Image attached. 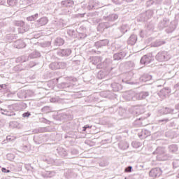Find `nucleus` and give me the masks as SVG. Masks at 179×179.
<instances>
[{
	"label": "nucleus",
	"instance_id": "obj_1",
	"mask_svg": "<svg viewBox=\"0 0 179 179\" xmlns=\"http://www.w3.org/2000/svg\"><path fill=\"white\" fill-rule=\"evenodd\" d=\"M154 153L157 155V159L159 162L170 160L172 157L171 155L166 154V148L163 147H158Z\"/></svg>",
	"mask_w": 179,
	"mask_h": 179
},
{
	"label": "nucleus",
	"instance_id": "obj_2",
	"mask_svg": "<svg viewBox=\"0 0 179 179\" xmlns=\"http://www.w3.org/2000/svg\"><path fill=\"white\" fill-rule=\"evenodd\" d=\"M155 58L157 61H159V62H164V61H169V59H170V55L167 52L162 51L159 52Z\"/></svg>",
	"mask_w": 179,
	"mask_h": 179
},
{
	"label": "nucleus",
	"instance_id": "obj_3",
	"mask_svg": "<svg viewBox=\"0 0 179 179\" xmlns=\"http://www.w3.org/2000/svg\"><path fill=\"white\" fill-rule=\"evenodd\" d=\"M123 97L127 101H136V92L129 91L123 94Z\"/></svg>",
	"mask_w": 179,
	"mask_h": 179
},
{
	"label": "nucleus",
	"instance_id": "obj_4",
	"mask_svg": "<svg viewBox=\"0 0 179 179\" xmlns=\"http://www.w3.org/2000/svg\"><path fill=\"white\" fill-rule=\"evenodd\" d=\"M17 26H20V28L18 29L19 33L23 34L25 33V31H27L30 27L28 25H26L24 24V22L23 21H18L17 22Z\"/></svg>",
	"mask_w": 179,
	"mask_h": 179
},
{
	"label": "nucleus",
	"instance_id": "obj_5",
	"mask_svg": "<svg viewBox=\"0 0 179 179\" xmlns=\"http://www.w3.org/2000/svg\"><path fill=\"white\" fill-rule=\"evenodd\" d=\"M150 176L153 178L160 177V176H162V169H160V168H154L151 169L150 171Z\"/></svg>",
	"mask_w": 179,
	"mask_h": 179
},
{
	"label": "nucleus",
	"instance_id": "obj_6",
	"mask_svg": "<svg viewBox=\"0 0 179 179\" xmlns=\"http://www.w3.org/2000/svg\"><path fill=\"white\" fill-rule=\"evenodd\" d=\"M146 97H149V92H136V100H145Z\"/></svg>",
	"mask_w": 179,
	"mask_h": 179
},
{
	"label": "nucleus",
	"instance_id": "obj_7",
	"mask_svg": "<svg viewBox=\"0 0 179 179\" xmlns=\"http://www.w3.org/2000/svg\"><path fill=\"white\" fill-rule=\"evenodd\" d=\"M152 56L145 55H144L141 59V64H143V65H148V64H150L152 62Z\"/></svg>",
	"mask_w": 179,
	"mask_h": 179
},
{
	"label": "nucleus",
	"instance_id": "obj_8",
	"mask_svg": "<svg viewBox=\"0 0 179 179\" xmlns=\"http://www.w3.org/2000/svg\"><path fill=\"white\" fill-rule=\"evenodd\" d=\"M119 16L117 14L113 13L110 14L108 16L103 17L104 20H106L107 22H115V20H118Z\"/></svg>",
	"mask_w": 179,
	"mask_h": 179
},
{
	"label": "nucleus",
	"instance_id": "obj_9",
	"mask_svg": "<svg viewBox=\"0 0 179 179\" xmlns=\"http://www.w3.org/2000/svg\"><path fill=\"white\" fill-rule=\"evenodd\" d=\"M57 54L60 55V57H69V55L72 54V50H71V49H63L59 50Z\"/></svg>",
	"mask_w": 179,
	"mask_h": 179
},
{
	"label": "nucleus",
	"instance_id": "obj_10",
	"mask_svg": "<svg viewBox=\"0 0 179 179\" xmlns=\"http://www.w3.org/2000/svg\"><path fill=\"white\" fill-rule=\"evenodd\" d=\"M48 23V18L47 17H42L36 21V25L38 27H41V26H45Z\"/></svg>",
	"mask_w": 179,
	"mask_h": 179
},
{
	"label": "nucleus",
	"instance_id": "obj_11",
	"mask_svg": "<svg viewBox=\"0 0 179 179\" xmlns=\"http://www.w3.org/2000/svg\"><path fill=\"white\" fill-rule=\"evenodd\" d=\"M170 24V20L167 18H164L159 23V29H164V27H167Z\"/></svg>",
	"mask_w": 179,
	"mask_h": 179
},
{
	"label": "nucleus",
	"instance_id": "obj_12",
	"mask_svg": "<svg viewBox=\"0 0 179 179\" xmlns=\"http://www.w3.org/2000/svg\"><path fill=\"white\" fill-rule=\"evenodd\" d=\"M108 44V40L104 39L95 43V47L100 48V47H104Z\"/></svg>",
	"mask_w": 179,
	"mask_h": 179
},
{
	"label": "nucleus",
	"instance_id": "obj_13",
	"mask_svg": "<svg viewBox=\"0 0 179 179\" xmlns=\"http://www.w3.org/2000/svg\"><path fill=\"white\" fill-rule=\"evenodd\" d=\"M14 47L15 48H24L26 47V43L22 41V39L17 40L14 43Z\"/></svg>",
	"mask_w": 179,
	"mask_h": 179
},
{
	"label": "nucleus",
	"instance_id": "obj_14",
	"mask_svg": "<svg viewBox=\"0 0 179 179\" xmlns=\"http://www.w3.org/2000/svg\"><path fill=\"white\" fill-rule=\"evenodd\" d=\"M137 41H138V36H136V35H135V34H132L129 38L127 43L130 45H134L136 43Z\"/></svg>",
	"mask_w": 179,
	"mask_h": 179
},
{
	"label": "nucleus",
	"instance_id": "obj_15",
	"mask_svg": "<svg viewBox=\"0 0 179 179\" xmlns=\"http://www.w3.org/2000/svg\"><path fill=\"white\" fill-rule=\"evenodd\" d=\"M110 63L111 62L110 61V59H106L103 63L99 64L96 66V68H98V69L107 68V66H108V65H110Z\"/></svg>",
	"mask_w": 179,
	"mask_h": 179
},
{
	"label": "nucleus",
	"instance_id": "obj_16",
	"mask_svg": "<svg viewBox=\"0 0 179 179\" xmlns=\"http://www.w3.org/2000/svg\"><path fill=\"white\" fill-rule=\"evenodd\" d=\"M73 3V1L72 0H64L62 1V5L64 6V8H72Z\"/></svg>",
	"mask_w": 179,
	"mask_h": 179
},
{
	"label": "nucleus",
	"instance_id": "obj_17",
	"mask_svg": "<svg viewBox=\"0 0 179 179\" xmlns=\"http://www.w3.org/2000/svg\"><path fill=\"white\" fill-rule=\"evenodd\" d=\"M125 55H127V53H125L124 52H120L119 53H116L113 55V59L115 61H120V59H122V58H124V57H125Z\"/></svg>",
	"mask_w": 179,
	"mask_h": 179
},
{
	"label": "nucleus",
	"instance_id": "obj_18",
	"mask_svg": "<svg viewBox=\"0 0 179 179\" xmlns=\"http://www.w3.org/2000/svg\"><path fill=\"white\" fill-rule=\"evenodd\" d=\"M108 75V71H100L97 73L98 79H104Z\"/></svg>",
	"mask_w": 179,
	"mask_h": 179
},
{
	"label": "nucleus",
	"instance_id": "obj_19",
	"mask_svg": "<svg viewBox=\"0 0 179 179\" xmlns=\"http://www.w3.org/2000/svg\"><path fill=\"white\" fill-rule=\"evenodd\" d=\"M141 82H148L152 80V76L149 74H144L140 78Z\"/></svg>",
	"mask_w": 179,
	"mask_h": 179
},
{
	"label": "nucleus",
	"instance_id": "obj_20",
	"mask_svg": "<svg viewBox=\"0 0 179 179\" xmlns=\"http://www.w3.org/2000/svg\"><path fill=\"white\" fill-rule=\"evenodd\" d=\"M57 150L59 155L62 156V157H66V156H68V153L66 152V150H65V149L59 148L57 149Z\"/></svg>",
	"mask_w": 179,
	"mask_h": 179
},
{
	"label": "nucleus",
	"instance_id": "obj_21",
	"mask_svg": "<svg viewBox=\"0 0 179 179\" xmlns=\"http://www.w3.org/2000/svg\"><path fill=\"white\" fill-rule=\"evenodd\" d=\"M43 177H54L55 176V171H46L42 173Z\"/></svg>",
	"mask_w": 179,
	"mask_h": 179
},
{
	"label": "nucleus",
	"instance_id": "obj_22",
	"mask_svg": "<svg viewBox=\"0 0 179 179\" xmlns=\"http://www.w3.org/2000/svg\"><path fill=\"white\" fill-rule=\"evenodd\" d=\"M64 39H62V38H57L55 40V45H57L58 47H59L60 45H64Z\"/></svg>",
	"mask_w": 179,
	"mask_h": 179
},
{
	"label": "nucleus",
	"instance_id": "obj_23",
	"mask_svg": "<svg viewBox=\"0 0 179 179\" xmlns=\"http://www.w3.org/2000/svg\"><path fill=\"white\" fill-rule=\"evenodd\" d=\"M169 150L170 153H176L178 150V147L176 144H172L169 146Z\"/></svg>",
	"mask_w": 179,
	"mask_h": 179
},
{
	"label": "nucleus",
	"instance_id": "obj_24",
	"mask_svg": "<svg viewBox=\"0 0 179 179\" xmlns=\"http://www.w3.org/2000/svg\"><path fill=\"white\" fill-rule=\"evenodd\" d=\"M111 87H112L113 92H118V90H120V89L121 87V85L116 83H113L111 84Z\"/></svg>",
	"mask_w": 179,
	"mask_h": 179
},
{
	"label": "nucleus",
	"instance_id": "obj_25",
	"mask_svg": "<svg viewBox=\"0 0 179 179\" xmlns=\"http://www.w3.org/2000/svg\"><path fill=\"white\" fill-rule=\"evenodd\" d=\"M38 57H41L40 52L35 50L32 53L29 55V58H38Z\"/></svg>",
	"mask_w": 179,
	"mask_h": 179
},
{
	"label": "nucleus",
	"instance_id": "obj_26",
	"mask_svg": "<svg viewBox=\"0 0 179 179\" xmlns=\"http://www.w3.org/2000/svg\"><path fill=\"white\" fill-rule=\"evenodd\" d=\"M58 87H59V89H66L67 87H72V84L62 83L58 85Z\"/></svg>",
	"mask_w": 179,
	"mask_h": 179
},
{
	"label": "nucleus",
	"instance_id": "obj_27",
	"mask_svg": "<svg viewBox=\"0 0 179 179\" xmlns=\"http://www.w3.org/2000/svg\"><path fill=\"white\" fill-rule=\"evenodd\" d=\"M129 30V27L127 24H123L121 27L120 31L124 34Z\"/></svg>",
	"mask_w": 179,
	"mask_h": 179
},
{
	"label": "nucleus",
	"instance_id": "obj_28",
	"mask_svg": "<svg viewBox=\"0 0 179 179\" xmlns=\"http://www.w3.org/2000/svg\"><path fill=\"white\" fill-rule=\"evenodd\" d=\"M49 68H50V69H59V66H58V62H53V63H51L50 65H49Z\"/></svg>",
	"mask_w": 179,
	"mask_h": 179
},
{
	"label": "nucleus",
	"instance_id": "obj_29",
	"mask_svg": "<svg viewBox=\"0 0 179 179\" xmlns=\"http://www.w3.org/2000/svg\"><path fill=\"white\" fill-rule=\"evenodd\" d=\"M100 62H101V57H96L94 58L92 64H94V65H99V64H101Z\"/></svg>",
	"mask_w": 179,
	"mask_h": 179
},
{
	"label": "nucleus",
	"instance_id": "obj_30",
	"mask_svg": "<svg viewBox=\"0 0 179 179\" xmlns=\"http://www.w3.org/2000/svg\"><path fill=\"white\" fill-rule=\"evenodd\" d=\"M7 3L9 6H15L17 5V0H7Z\"/></svg>",
	"mask_w": 179,
	"mask_h": 179
},
{
	"label": "nucleus",
	"instance_id": "obj_31",
	"mask_svg": "<svg viewBox=\"0 0 179 179\" xmlns=\"http://www.w3.org/2000/svg\"><path fill=\"white\" fill-rule=\"evenodd\" d=\"M51 111L50 106H45L42 108V113H45V114H48V113H51Z\"/></svg>",
	"mask_w": 179,
	"mask_h": 179
},
{
	"label": "nucleus",
	"instance_id": "obj_32",
	"mask_svg": "<svg viewBox=\"0 0 179 179\" xmlns=\"http://www.w3.org/2000/svg\"><path fill=\"white\" fill-rule=\"evenodd\" d=\"M166 42L162 41H156L155 43L153 44L154 47H160V45H163V44H165Z\"/></svg>",
	"mask_w": 179,
	"mask_h": 179
},
{
	"label": "nucleus",
	"instance_id": "obj_33",
	"mask_svg": "<svg viewBox=\"0 0 179 179\" xmlns=\"http://www.w3.org/2000/svg\"><path fill=\"white\" fill-rule=\"evenodd\" d=\"M59 69H65L66 68V63L62 62H58Z\"/></svg>",
	"mask_w": 179,
	"mask_h": 179
},
{
	"label": "nucleus",
	"instance_id": "obj_34",
	"mask_svg": "<svg viewBox=\"0 0 179 179\" xmlns=\"http://www.w3.org/2000/svg\"><path fill=\"white\" fill-rule=\"evenodd\" d=\"M174 113V110L169 108H165L164 110V113L165 114H173Z\"/></svg>",
	"mask_w": 179,
	"mask_h": 179
},
{
	"label": "nucleus",
	"instance_id": "obj_35",
	"mask_svg": "<svg viewBox=\"0 0 179 179\" xmlns=\"http://www.w3.org/2000/svg\"><path fill=\"white\" fill-rule=\"evenodd\" d=\"M131 145H132L133 148H135V149H138V148H140V146H141V143L134 141L131 143Z\"/></svg>",
	"mask_w": 179,
	"mask_h": 179
},
{
	"label": "nucleus",
	"instance_id": "obj_36",
	"mask_svg": "<svg viewBox=\"0 0 179 179\" xmlns=\"http://www.w3.org/2000/svg\"><path fill=\"white\" fill-rule=\"evenodd\" d=\"M1 111H4V113H6V115H7L8 117H12L13 115H15V113H9L8 110H3V109H1Z\"/></svg>",
	"mask_w": 179,
	"mask_h": 179
},
{
	"label": "nucleus",
	"instance_id": "obj_37",
	"mask_svg": "<svg viewBox=\"0 0 179 179\" xmlns=\"http://www.w3.org/2000/svg\"><path fill=\"white\" fill-rule=\"evenodd\" d=\"M15 139H16V138H15V137H12V136H8L7 137H6V141H7V142H12V141H15Z\"/></svg>",
	"mask_w": 179,
	"mask_h": 179
},
{
	"label": "nucleus",
	"instance_id": "obj_38",
	"mask_svg": "<svg viewBox=\"0 0 179 179\" xmlns=\"http://www.w3.org/2000/svg\"><path fill=\"white\" fill-rule=\"evenodd\" d=\"M142 135H145V136H149L150 135V132L149 131L143 130L142 131Z\"/></svg>",
	"mask_w": 179,
	"mask_h": 179
},
{
	"label": "nucleus",
	"instance_id": "obj_39",
	"mask_svg": "<svg viewBox=\"0 0 179 179\" xmlns=\"http://www.w3.org/2000/svg\"><path fill=\"white\" fill-rule=\"evenodd\" d=\"M30 115H31V114H30V113H29V112H27V113H24L22 114V117H23L24 118L30 117Z\"/></svg>",
	"mask_w": 179,
	"mask_h": 179
},
{
	"label": "nucleus",
	"instance_id": "obj_40",
	"mask_svg": "<svg viewBox=\"0 0 179 179\" xmlns=\"http://www.w3.org/2000/svg\"><path fill=\"white\" fill-rule=\"evenodd\" d=\"M126 173H131L132 171V166H128L127 168L125 169Z\"/></svg>",
	"mask_w": 179,
	"mask_h": 179
},
{
	"label": "nucleus",
	"instance_id": "obj_41",
	"mask_svg": "<svg viewBox=\"0 0 179 179\" xmlns=\"http://www.w3.org/2000/svg\"><path fill=\"white\" fill-rule=\"evenodd\" d=\"M31 16L32 17V19H33L34 20H36V19L38 18V13H36V14H35V15H31Z\"/></svg>",
	"mask_w": 179,
	"mask_h": 179
},
{
	"label": "nucleus",
	"instance_id": "obj_42",
	"mask_svg": "<svg viewBox=\"0 0 179 179\" xmlns=\"http://www.w3.org/2000/svg\"><path fill=\"white\" fill-rule=\"evenodd\" d=\"M145 36H146V33L145 32V31H141L140 32V36L143 38V37H145Z\"/></svg>",
	"mask_w": 179,
	"mask_h": 179
},
{
	"label": "nucleus",
	"instance_id": "obj_43",
	"mask_svg": "<svg viewBox=\"0 0 179 179\" xmlns=\"http://www.w3.org/2000/svg\"><path fill=\"white\" fill-rule=\"evenodd\" d=\"M169 121H170V120H169V118H166L159 120V122H169Z\"/></svg>",
	"mask_w": 179,
	"mask_h": 179
},
{
	"label": "nucleus",
	"instance_id": "obj_44",
	"mask_svg": "<svg viewBox=\"0 0 179 179\" xmlns=\"http://www.w3.org/2000/svg\"><path fill=\"white\" fill-rule=\"evenodd\" d=\"M27 20H28V22H34V20L33 19L32 16H29L27 18Z\"/></svg>",
	"mask_w": 179,
	"mask_h": 179
},
{
	"label": "nucleus",
	"instance_id": "obj_45",
	"mask_svg": "<svg viewBox=\"0 0 179 179\" xmlns=\"http://www.w3.org/2000/svg\"><path fill=\"white\" fill-rule=\"evenodd\" d=\"M57 101L56 98H51L50 99V103H55Z\"/></svg>",
	"mask_w": 179,
	"mask_h": 179
},
{
	"label": "nucleus",
	"instance_id": "obj_46",
	"mask_svg": "<svg viewBox=\"0 0 179 179\" xmlns=\"http://www.w3.org/2000/svg\"><path fill=\"white\" fill-rule=\"evenodd\" d=\"M93 8H94V6L92 5V4H90L89 6H88V7H87V9L89 10H92V9H93Z\"/></svg>",
	"mask_w": 179,
	"mask_h": 179
},
{
	"label": "nucleus",
	"instance_id": "obj_47",
	"mask_svg": "<svg viewBox=\"0 0 179 179\" xmlns=\"http://www.w3.org/2000/svg\"><path fill=\"white\" fill-rule=\"evenodd\" d=\"M87 128H92V127H90V126H89V125H85V126L83 127V131H86Z\"/></svg>",
	"mask_w": 179,
	"mask_h": 179
},
{
	"label": "nucleus",
	"instance_id": "obj_48",
	"mask_svg": "<svg viewBox=\"0 0 179 179\" xmlns=\"http://www.w3.org/2000/svg\"><path fill=\"white\" fill-rule=\"evenodd\" d=\"M120 148H121V149H123V150L127 149L128 148V144H126L125 147H121V145H120Z\"/></svg>",
	"mask_w": 179,
	"mask_h": 179
},
{
	"label": "nucleus",
	"instance_id": "obj_49",
	"mask_svg": "<svg viewBox=\"0 0 179 179\" xmlns=\"http://www.w3.org/2000/svg\"><path fill=\"white\" fill-rule=\"evenodd\" d=\"M5 1H6V0H1V1H0V5H5Z\"/></svg>",
	"mask_w": 179,
	"mask_h": 179
},
{
	"label": "nucleus",
	"instance_id": "obj_50",
	"mask_svg": "<svg viewBox=\"0 0 179 179\" xmlns=\"http://www.w3.org/2000/svg\"><path fill=\"white\" fill-rule=\"evenodd\" d=\"M6 170H7V169H6L5 168H2V169H1L2 173H6Z\"/></svg>",
	"mask_w": 179,
	"mask_h": 179
},
{
	"label": "nucleus",
	"instance_id": "obj_51",
	"mask_svg": "<svg viewBox=\"0 0 179 179\" xmlns=\"http://www.w3.org/2000/svg\"><path fill=\"white\" fill-rule=\"evenodd\" d=\"M80 16L81 17H83V16H85V13H83V14H80Z\"/></svg>",
	"mask_w": 179,
	"mask_h": 179
},
{
	"label": "nucleus",
	"instance_id": "obj_52",
	"mask_svg": "<svg viewBox=\"0 0 179 179\" xmlns=\"http://www.w3.org/2000/svg\"><path fill=\"white\" fill-rule=\"evenodd\" d=\"M1 114H3V115H6V112L3 111V112H1Z\"/></svg>",
	"mask_w": 179,
	"mask_h": 179
},
{
	"label": "nucleus",
	"instance_id": "obj_53",
	"mask_svg": "<svg viewBox=\"0 0 179 179\" xmlns=\"http://www.w3.org/2000/svg\"><path fill=\"white\" fill-rule=\"evenodd\" d=\"M0 26L2 27V26H3V22H0Z\"/></svg>",
	"mask_w": 179,
	"mask_h": 179
},
{
	"label": "nucleus",
	"instance_id": "obj_54",
	"mask_svg": "<svg viewBox=\"0 0 179 179\" xmlns=\"http://www.w3.org/2000/svg\"><path fill=\"white\" fill-rule=\"evenodd\" d=\"M6 173H10V171L7 169V170L6 171Z\"/></svg>",
	"mask_w": 179,
	"mask_h": 179
},
{
	"label": "nucleus",
	"instance_id": "obj_55",
	"mask_svg": "<svg viewBox=\"0 0 179 179\" xmlns=\"http://www.w3.org/2000/svg\"><path fill=\"white\" fill-rule=\"evenodd\" d=\"M138 107H139V108H143V106H140Z\"/></svg>",
	"mask_w": 179,
	"mask_h": 179
},
{
	"label": "nucleus",
	"instance_id": "obj_56",
	"mask_svg": "<svg viewBox=\"0 0 179 179\" xmlns=\"http://www.w3.org/2000/svg\"><path fill=\"white\" fill-rule=\"evenodd\" d=\"M141 120H143V118H139V119L137 120L136 121H141Z\"/></svg>",
	"mask_w": 179,
	"mask_h": 179
},
{
	"label": "nucleus",
	"instance_id": "obj_57",
	"mask_svg": "<svg viewBox=\"0 0 179 179\" xmlns=\"http://www.w3.org/2000/svg\"><path fill=\"white\" fill-rule=\"evenodd\" d=\"M0 87H1V89H2V87H3V85H0Z\"/></svg>",
	"mask_w": 179,
	"mask_h": 179
},
{
	"label": "nucleus",
	"instance_id": "obj_58",
	"mask_svg": "<svg viewBox=\"0 0 179 179\" xmlns=\"http://www.w3.org/2000/svg\"><path fill=\"white\" fill-rule=\"evenodd\" d=\"M178 117H179V114H178Z\"/></svg>",
	"mask_w": 179,
	"mask_h": 179
}]
</instances>
